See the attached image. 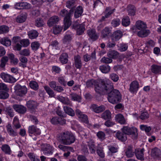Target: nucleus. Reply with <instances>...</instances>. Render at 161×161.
Segmentation results:
<instances>
[{"instance_id":"obj_32","label":"nucleus","mask_w":161,"mask_h":161,"mask_svg":"<svg viewBox=\"0 0 161 161\" xmlns=\"http://www.w3.org/2000/svg\"><path fill=\"white\" fill-rule=\"evenodd\" d=\"M88 146L91 153H95L96 152V146L94 141L91 140L88 142Z\"/></svg>"},{"instance_id":"obj_64","label":"nucleus","mask_w":161,"mask_h":161,"mask_svg":"<svg viewBox=\"0 0 161 161\" xmlns=\"http://www.w3.org/2000/svg\"><path fill=\"white\" fill-rule=\"evenodd\" d=\"M30 50L28 48L24 49L21 51L19 53L20 55L25 56H28L30 54Z\"/></svg>"},{"instance_id":"obj_23","label":"nucleus","mask_w":161,"mask_h":161,"mask_svg":"<svg viewBox=\"0 0 161 161\" xmlns=\"http://www.w3.org/2000/svg\"><path fill=\"white\" fill-rule=\"evenodd\" d=\"M26 106L31 111H33L36 108L38 104L35 101L30 100L27 102Z\"/></svg>"},{"instance_id":"obj_14","label":"nucleus","mask_w":161,"mask_h":161,"mask_svg":"<svg viewBox=\"0 0 161 161\" xmlns=\"http://www.w3.org/2000/svg\"><path fill=\"white\" fill-rule=\"evenodd\" d=\"M80 56L77 54L74 57V65L75 67L78 69H80L82 66V64Z\"/></svg>"},{"instance_id":"obj_13","label":"nucleus","mask_w":161,"mask_h":161,"mask_svg":"<svg viewBox=\"0 0 161 161\" xmlns=\"http://www.w3.org/2000/svg\"><path fill=\"white\" fill-rule=\"evenodd\" d=\"M13 107L16 112L22 114H25L27 110L25 107L21 105L14 104L13 105Z\"/></svg>"},{"instance_id":"obj_41","label":"nucleus","mask_w":161,"mask_h":161,"mask_svg":"<svg viewBox=\"0 0 161 161\" xmlns=\"http://www.w3.org/2000/svg\"><path fill=\"white\" fill-rule=\"evenodd\" d=\"M63 108L64 111L66 114L72 117L75 116L74 111L71 108L67 106H64Z\"/></svg>"},{"instance_id":"obj_51","label":"nucleus","mask_w":161,"mask_h":161,"mask_svg":"<svg viewBox=\"0 0 161 161\" xmlns=\"http://www.w3.org/2000/svg\"><path fill=\"white\" fill-rule=\"evenodd\" d=\"M130 19L128 16L124 17L122 19V24L124 26H128L130 25Z\"/></svg>"},{"instance_id":"obj_36","label":"nucleus","mask_w":161,"mask_h":161,"mask_svg":"<svg viewBox=\"0 0 161 161\" xmlns=\"http://www.w3.org/2000/svg\"><path fill=\"white\" fill-rule=\"evenodd\" d=\"M115 120L121 124H124L126 121L124 116L121 114H118L116 115L115 117Z\"/></svg>"},{"instance_id":"obj_4","label":"nucleus","mask_w":161,"mask_h":161,"mask_svg":"<svg viewBox=\"0 0 161 161\" xmlns=\"http://www.w3.org/2000/svg\"><path fill=\"white\" fill-rule=\"evenodd\" d=\"M122 132L126 135H130L132 139H136L137 137V129L135 127L124 126L121 129Z\"/></svg>"},{"instance_id":"obj_45","label":"nucleus","mask_w":161,"mask_h":161,"mask_svg":"<svg viewBox=\"0 0 161 161\" xmlns=\"http://www.w3.org/2000/svg\"><path fill=\"white\" fill-rule=\"evenodd\" d=\"M127 8L129 15L133 16L135 14L136 8L134 6L129 5L128 6Z\"/></svg>"},{"instance_id":"obj_61","label":"nucleus","mask_w":161,"mask_h":161,"mask_svg":"<svg viewBox=\"0 0 161 161\" xmlns=\"http://www.w3.org/2000/svg\"><path fill=\"white\" fill-rule=\"evenodd\" d=\"M28 156L31 161H40L34 153H29Z\"/></svg>"},{"instance_id":"obj_16","label":"nucleus","mask_w":161,"mask_h":161,"mask_svg":"<svg viewBox=\"0 0 161 161\" xmlns=\"http://www.w3.org/2000/svg\"><path fill=\"white\" fill-rule=\"evenodd\" d=\"M103 81H102L101 83H98L97 82L95 84L94 86L95 90L98 94H103Z\"/></svg>"},{"instance_id":"obj_38","label":"nucleus","mask_w":161,"mask_h":161,"mask_svg":"<svg viewBox=\"0 0 161 161\" xmlns=\"http://www.w3.org/2000/svg\"><path fill=\"white\" fill-rule=\"evenodd\" d=\"M3 110L5 111V114L10 117H13L14 116V112L13 109L10 107L4 108Z\"/></svg>"},{"instance_id":"obj_18","label":"nucleus","mask_w":161,"mask_h":161,"mask_svg":"<svg viewBox=\"0 0 161 161\" xmlns=\"http://www.w3.org/2000/svg\"><path fill=\"white\" fill-rule=\"evenodd\" d=\"M87 33L89 37L93 41L96 40L98 37V36L94 29L88 30Z\"/></svg>"},{"instance_id":"obj_44","label":"nucleus","mask_w":161,"mask_h":161,"mask_svg":"<svg viewBox=\"0 0 161 161\" xmlns=\"http://www.w3.org/2000/svg\"><path fill=\"white\" fill-rule=\"evenodd\" d=\"M99 69L102 72L107 73L110 71L111 68L109 65L105 64L100 66Z\"/></svg>"},{"instance_id":"obj_43","label":"nucleus","mask_w":161,"mask_h":161,"mask_svg":"<svg viewBox=\"0 0 161 161\" xmlns=\"http://www.w3.org/2000/svg\"><path fill=\"white\" fill-rule=\"evenodd\" d=\"M35 25L38 27H41L44 26L45 23L42 18H38L35 20Z\"/></svg>"},{"instance_id":"obj_20","label":"nucleus","mask_w":161,"mask_h":161,"mask_svg":"<svg viewBox=\"0 0 161 161\" xmlns=\"http://www.w3.org/2000/svg\"><path fill=\"white\" fill-rule=\"evenodd\" d=\"M6 129L8 133L10 136L14 137L17 136V130L15 129H13L10 124H8L6 126Z\"/></svg>"},{"instance_id":"obj_60","label":"nucleus","mask_w":161,"mask_h":161,"mask_svg":"<svg viewBox=\"0 0 161 161\" xmlns=\"http://www.w3.org/2000/svg\"><path fill=\"white\" fill-rule=\"evenodd\" d=\"M9 31L8 27L6 25L0 26V34L6 33Z\"/></svg>"},{"instance_id":"obj_17","label":"nucleus","mask_w":161,"mask_h":161,"mask_svg":"<svg viewBox=\"0 0 161 161\" xmlns=\"http://www.w3.org/2000/svg\"><path fill=\"white\" fill-rule=\"evenodd\" d=\"M144 148L136 149L135 151V155L138 159L141 160H144Z\"/></svg>"},{"instance_id":"obj_50","label":"nucleus","mask_w":161,"mask_h":161,"mask_svg":"<svg viewBox=\"0 0 161 161\" xmlns=\"http://www.w3.org/2000/svg\"><path fill=\"white\" fill-rule=\"evenodd\" d=\"M125 154L127 157L128 158H131L133 156L134 152L133 151L131 147H128L125 152Z\"/></svg>"},{"instance_id":"obj_2","label":"nucleus","mask_w":161,"mask_h":161,"mask_svg":"<svg viewBox=\"0 0 161 161\" xmlns=\"http://www.w3.org/2000/svg\"><path fill=\"white\" fill-rule=\"evenodd\" d=\"M73 13V10L70 9L68 12L65 9L62 10L60 14L62 17H64V31L66 30L71 24V17Z\"/></svg>"},{"instance_id":"obj_8","label":"nucleus","mask_w":161,"mask_h":161,"mask_svg":"<svg viewBox=\"0 0 161 161\" xmlns=\"http://www.w3.org/2000/svg\"><path fill=\"white\" fill-rule=\"evenodd\" d=\"M41 149L45 155L52 154L54 149L49 144H45L42 146Z\"/></svg>"},{"instance_id":"obj_49","label":"nucleus","mask_w":161,"mask_h":161,"mask_svg":"<svg viewBox=\"0 0 161 161\" xmlns=\"http://www.w3.org/2000/svg\"><path fill=\"white\" fill-rule=\"evenodd\" d=\"M30 87L34 90H37L39 88V86L38 83L35 81L32 80L29 83Z\"/></svg>"},{"instance_id":"obj_52","label":"nucleus","mask_w":161,"mask_h":161,"mask_svg":"<svg viewBox=\"0 0 161 161\" xmlns=\"http://www.w3.org/2000/svg\"><path fill=\"white\" fill-rule=\"evenodd\" d=\"M71 99L74 101L79 102L80 99V97L77 94L71 93L70 94Z\"/></svg>"},{"instance_id":"obj_58","label":"nucleus","mask_w":161,"mask_h":161,"mask_svg":"<svg viewBox=\"0 0 161 161\" xmlns=\"http://www.w3.org/2000/svg\"><path fill=\"white\" fill-rule=\"evenodd\" d=\"M2 150L5 153L10 154L11 150L10 147L7 144L4 145L2 147Z\"/></svg>"},{"instance_id":"obj_28","label":"nucleus","mask_w":161,"mask_h":161,"mask_svg":"<svg viewBox=\"0 0 161 161\" xmlns=\"http://www.w3.org/2000/svg\"><path fill=\"white\" fill-rule=\"evenodd\" d=\"M111 30L109 27H106L101 32V36L103 38L108 37L111 34Z\"/></svg>"},{"instance_id":"obj_35","label":"nucleus","mask_w":161,"mask_h":161,"mask_svg":"<svg viewBox=\"0 0 161 161\" xmlns=\"http://www.w3.org/2000/svg\"><path fill=\"white\" fill-rule=\"evenodd\" d=\"M150 32L148 30L143 29L138 32L137 35L141 37H145L147 36L150 34Z\"/></svg>"},{"instance_id":"obj_56","label":"nucleus","mask_w":161,"mask_h":161,"mask_svg":"<svg viewBox=\"0 0 161 161\" xmlns=\"http://www.w3.org/2000/svg\"><path fill=\"white\" fill-rule=\"evenodd\" d=\"M59 43L58 41L55 40L53 41L51 43L49 46L50 47H52L53 48L56 50L59 49V48L58 47Z\"/></svg>"},{"instance_id":"obj_31","label":"nucleus","mask_w":161,"mask_h":161,"mask_svg":"<svg viewBox=\"0 0 161 161\" xmlns=\"http://www.w3.org/2000/svg\"><path fill=\"white\" fill-rule=\"evenodd\" d=\"M0 42L4 46L7 47L10 46L11 44L10 39L7 37H5L1 39Z\"/></svg>"},{"instance_id":"obj_6","label":"nucleus","mask_w":161,"mask_h":161,"mask_svg":"<svg viewBox=\"0 0 161 161\" xmlns=\"http://www.w3.org/2000/svg\"><path fill=\"white\" fill-rule=\"evenodd\" d=\"M31 5L25 2H20L15 3L14 8L16 9H29L31 7Z\"/></svg>"},{"instance_id":"obj_53","label":"nucleus","mask_w":161,"mask_h":161,"mask_svg":"<svg viewBox=\"0 0 161 161\" xmlns=\"http://www.w3.org/2000/svg\"><path fill=\"white\" fill-rule=\"evenodd\" d=\"M97 81L93 79L89 80L86 82V86L87 88L93 87V86H95Z\"/></svg>"},{"instance_id":"obj_48","label":"nucleus","mask_w":161,"mask_h":161,"mask_svg":"<svg viewBox=\"0 0 161 161\" xmlns=\"http://www.w3.org/2000/svg\"><path fill=\"white\" fill-rule=\"evenodd\" d=\"M26 18V16L25 14L20 15L17 17L16 20L17 22L22 23L25 21Z\"/></svg>"},{"instance_id":"obj_40","label":"nucleus","mask_w":161,"mask_h":161,"mask_svg":"<svg viewBox=\"0 0 161 161\" xmlns=\"http://www.w3.org/2000/svg\"><path fill=\"white\" fill-rule=\"evenodd\" d=\"M101 117L105 120L110 119L111 118V114L108 110H106L101 115Z\"/></svg>"},{"instance_id":"obj_42","label":"nucleus","mask_w":161,"mask_h":161,"mask_svg":"<svg viewBox=\"0 0 161 161\" xmlns=\"http://www.w3.org/2000/svg\"><path fill=\"white\" fill-rule=\"evenodd\" d=\"M136 26L138 30H139L143 29H146L147 28L146 24L144 22L141 21H138L136 22Z\"/></svg>"},{"instance_id":"obj_62","label":"nucleus","mask_w":161,"mask_h":161,"mask_svg":"<svg viewBox=\"0 0 161 161\" xmlns=\"http://www.w3.org/2000/svg\"><path fill=\"white\" fill-rule=\"evenodd\" d=\"M128 46L127 44L122 43L120 44L119 47V50L121 52H124L126 50Z\"/></svg>"},{"instance_id":"obj_22","label":"nucleus","mask_w":161,"mask_h":161,"mask_svg":"<svg viewBox=\"0 0 161 161\" xmlns=\"http://www.w3.org/2000/svg\"><path fill=\"white\" fill-rule=\"evenodd\" d=\"M92 108L94 112L99 113L103 111L105 109V107L103 105L98 106L96 104H93L92 106Z\"/></svg>"},{"instance_id":"obj_7","label":"nucleus","mask_w":161,"mask_h":161,"mask_svg":"<svg viewBox=\"0 0 161 161\" xmlns=\"http://www.w3.org/2000/svg\"><path fill=\"white\" fill-rule=\"evenodd\" d=\"M75 113L80 121L86 124L88 123V118L86 115L83 114L79 109L76 110Z\"/></svg>"},{"instance_id":"obj_37","label":"nucleus","mask_w":161,"mask_h":161,"mask_svg":"<svg viewBox=\"0 0 161 161\" xmlns=\"http://www.w3.org/2000/svg\"><path fill=\"white\" fill-rule=\"evenodd\" d=\"M27 34L29 38L33 39L36 38L38 37L39 33L35 30H31L28 32Z\"/></svg>"},{"instance_id":"obj_27","label":"nucleus","mask_w":161,"mask_h":161,"mask_svg":"<svg viewBox=\"0 0 161 161\" xmlns=\"http://www.w3.org/2000/svg\"><path fill=\"white\" fill-rule=\"evenodd\" d=\"M107 55L111 59H116L119 57V53L115 50H111L108 53Z\"/></svg>"},{"instance_id":"obj_47","label":"nucleus","mask_w":161,"mask_h":161,"mask_svg":"<svg viewBox=\"0 0 161 161\" xmlns=\"http://www.w3.org/2000/svg\"><path fill=\"white\" fill-rule=\"evenodd\" d=\"M44 88L50 97H53L55 96L53 91L48 86H45Z\"/></svg>"},{"instance_id":"obj_21","label":"nucleus","mask_w":161,"mask_h":161,"mask_svg":"<svg viewBox=\"0 0 161 161\" xmlns=\"http://www.w3.org/2000/svg\"><path fill=\"white\" fill-rule=\"evenodd\" d=\"M73 36V34L71 32L67 31L63 39V43L64 44L69 43L72 40Z\"/></svg>"},{"instance_id":"obj_19","label":"nucleus","mask_w":161,"mask_h":161,"mask_svg":"<svg viewBox=\"0 0 161 161\" xmlns=\"http://www.w3.org/2000/svg\"><path fill=\"white\" fill-rule=\"evenodd\" d=\"M28 131L30 134H34V135H39L41 133V131L39 129L37 128L36 126L33 125L29 127Z\"/></svg>"},{"instance_id":"obj_3","label":"nucleus","mask_w":161,"mask_h":161,"mask_svg":"<svg viewBox=\"0 0 161 161\" xmlns=\"http://www.w3.org/2000/svg\"><path fill=\"white\" fill-rule=\"evenodd\" d=\"M107 99L109 103L115 104L120 101L121 95L119 90L114 89L108 94Z\"/></svg>"},{"instance_id":"obj_54","label":"nucleus","mask_w":161,"mask_h":161,"mask_svg":"<svg viewBox=\"0 0 161 161\" xmlns=\"http://www.w3.org/2000/svg\"><path fill=\"white\" fill-rule=\"evenodd\" d=\"M40 44L38 42H34L31 43V46L32 50L36 51L39 47Z\"/></svg>"},{"instance_id":"obj_10","label":"nucleus","mask_w":161,"mask_h":161,"mask_svg":"<svg viewBox=\"0 0 161 161\" xmlns=\"http://www.w3.org/2000/svg\"><path fill=\"white\" fill-rule=\"evenodd\" d=\"M1 77L4 81L9 83H13L15 81V79L11 75L2 73L0 74Z\"/></svg>"},{"instance_id":"obj_59","label":"nucleus","mask_w":161,"mask_h":161,"mask_svg":"<svg viewBox=\"0 0 161 161\" xmlns=\"http://www.w3.org/2000/svg\"><path fill=\"white\" fill-rule=\"evenodd\" d=\"M9 95L7 92V91H0V98L2 99H6L8 98Z\"/></svg>"},{"instance_id":"obj_29","label":"nucleus","mask_w":161,"mask_h":161,"mask_svg":"<svg viewBox=\"0 0 161 161\" xmlns=\"http://www.w3.org/2000/svg\"><path fill=\"white\" fill-rule=\"evenodd\" d=\"M57 98L60 101L64 104L69 105L70 106L72 105L71 101L67 97H64L62 96H58L57 97Z\"/></svg>"},{"instance_id":"obj_39","label":"nucleus","mask_w":161,"mask_h":161,"mask_svg":"<svg viewBox=\"0 0 161 161\" xmlns=\"http://www.w3.org/2000/svg\"><path fill=\"white\" fill-rule=\"evenodd\" d=\"M116 136L117 138L122 142H125L127 140V136L123 132H118Z\"/></svg>"},{"instance_id":"obj_46","label":"nucleus","mask_w":161,"mask_h":161,"mask_svg":"<svg viewBox=\"0 0 161 161\" xmlns=\"http://www.w3.org/2000/svg\"><path fill=\"white\" fill-rule=\"evenodd\" d=\"M103 147L100 146L98 147L97 148V153L98 155L102 158L105 157V154L103 150Z\"/></svg>"},{"instance_id":"obj_1","label":"nucleus","mask_w":161,"mask_h":161,"mask_svg":"<svg viewBox=\"0 0 161 161\" xmlns=\"http://www.w3.org/2000/svg\"><path fill=\"white\" fill-rule=\"evenodd\" d=\"M57 140L64 145H70L75 141V137L70 131L65 130L58 134L57 136Z\"/></svg>"},{"instance_id":"obj_63","label":"nucleus","mask_w":161,"mask_h":161,"mask_svg":"<svg viewBox=\"0 0 161 161\" xmlns=\"http://www.w3.org/2000/svg\"><path fill=\"white\" fill-rule=\"evenodd\" d=\"M97 135L98 138L101 141L104 140L105 139V134L103 131H99L97 133Z\"/></svg>"},{"instance_id":"obj_55","label":"nucleus","mask_w":161,"mask_h":161,"mask_svg":"<svg viewBox=\"0 0 161 161\" xmlns=\"http://www.w3.org/2000/svg\"><path fill=\"white\" fill-rule=\"evenodd\" d=\"M8 57L7 56L3 57L1 60L0 67L2 68H3L5 66L6 64L8 61Z\"/></svg>"},{"instance_id":"obj_34","label":"nucleus","mask_w":161,"mask_h":161,"mask_svg":"<svg viewBox=\"0 0 161 161\" xmlns=\"http://www.w3.org/2000/svg\"><path fill=\"white\" fill-rule=\"evenodd\" d=\"M68 55L66 53H63L60 56L59 60L62 64H66L68 61Z\"/></svg>"},{"instance_id":"obj_57","label":"nucleus","mask_w":161,"mask_h":161,"mask_svg":"<svg viewBox=\"0 0 161 161\" xmlns=\"http://www.w3.org/2000/svg\"><path fill=\"white\" fill-rule=\"evenodd\" d=\"M19 42L22 46L26 47L28 46L30 44L29 41L28 39H23L20 41Z\"/></svg>"},{"instance_id":"obj_33","label":"nucleus","mask_w":161,"mask_h":161,"mask_svg":"<svg viewBox=\"0 0 161 161\" xmlns=\"http://www.w3.org/2000/svg\"><path fill=\"white\" fill-rule=\"evenodd\" d=\"M76 0H69L66 3V7L69 9H73V10L75 8L76 1Z\"/></svg>"},{"instance_id":"obj_15","label":"nucleus","mask_w":161,"mask_h":161,"mask_svg":"<svg viewBox=\"0 0 161 161\" xmlns=\"http://www.w3.org/2000/svg\"><path fill=\"white\" fill-rule=\"evenodd\" d=\"M59 20V18L58 16H53L50 18L47 21V24L49 27H52L57 23Z\"/></svg>"},{"instance_id":"obj_5","label":"nucleus","mask_w":161,"mask_h":161,"mask_svg":"<svg viewBox=\"0 0 161 161\" xmlns=\"http://www.w3.org/2000/svg\"><path fill=\"white\" fill-rule=\"evenodd\" d=\"M14 89L15 94L20 97L25 95L27 92V89L25 86H21L19 84L16 85Z\"/></svg>"},{"instance_id":"obj_11","label":"nucleus","mask_w":161,"mask_h":161,"mask_svg":"<svg viewBox=\"0 0 161 161\" xmlns=\"http://www.w3.org/2000/svg\"><path fill=\"white\" fill-rule=\"evenodd\" d=\"M139 88V84L138 82L134 80L132 82L130 85L129 91L132 93H136Z\"/></svg>"},{"instance_id":"obj_24","label":"nucleus","mask_w":161,"mask_h":161,"mask_svg":"<svg viewBox=\"0 0 161 161\" xmlns=\"http://www.w3.org/2000/svg\"><path fill=\"white\" fill-rule=\"evenodd\" d=\"M123 33L120 30L115 31L112 36V39L117 41L119 40L122 36Z\"/></svg>"},{"instance_id":"obj_25","label":"nucleus","mask_w":161,"mask_h":161,"mask_svg":"<svg viewBox=\"0 0 161 161\" xmlns=\"http://www.w3.org/2000/svg\"><path fill=\"white\" fill-rule=\"evenodd\" d=\"M152 72L156 74H161V66L153 64L151 67Z\"/></svg>"},{"instance_id":"obj_12","label":"nucleus","mask_w":161,"mask_h":161,"mask_svg":"<svg viewBox=\"0 0 161 161\" xmlns=\"http://www.w3.org/2000/svg\"><path fill=\"white\" fill-rule=\"evenodd\" d=\"M73 28L76 30L77 35H80L82 34L85 30V26L84 24H75L73 25Z\"/></svg>"},{"instance_id":"obj_26","label":"nucleus","mask_w":161,"mask_h":161,"mask_svg":"<svg viewBox=\"0 0 161 161\" xmlns=\"http://www.w3.org/2000/svg\"><path fill=\"white\" fill-rule=\"evenodd\" d=\"M151 155L153 157L155 158H161V151L158 148H154L152 150Z\"/></svg>"},{"instance_id":"obj_9","label":"nucleus","mask_w":161,"mask_h":161,"mask_svg":"<svg viewBox=\"0 0 161 161\" xmlns=\"http://www.w3.org/2000/svg\"><path fill=\"white\" fill-rule=\"evenodd\" d=\"M103 81V94H108L110 91L114 90V85L113 83L109 82L108 83H105Z\"/></svg>"},{"instance_id":"obj_30","label":"nucleus","mask_w":161,"mask_h":161,"mask_svg":"<svg viewBox=\"0 0 161 161\" xmlns=\"http://www.w3.org/2000/svg\"><path fill=\"white\" fill-rule=\"evenodd\" d=\"M83 12V8L81 6H78L75 9L74 16L76 18H77L80 16Z\"/></svg>"}]
</instances>
